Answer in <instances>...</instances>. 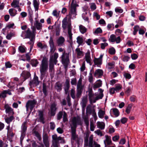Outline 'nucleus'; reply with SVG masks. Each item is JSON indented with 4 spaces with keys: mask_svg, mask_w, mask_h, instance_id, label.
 <instances>
[{
    "mask_svg": "<svg viewBox=\"0 0 147 147\" xmlns=\"http://www.w3.org/2000/svg\"><path fill=\"white\" fill-rule=\"evenodd\" d=\"M48 69V64L47 59L46 57H43L40 67V78L41 80H42L45 77L46 72L47 71Z\"/></svg>",
    "mask_w": 147,
    "mask_h": 147,
    "instance_id": "1",
    "label": "nucleus"
},
{
    "mask_svg": "<svg viewBox=\"0 0 147 147\" xmlns=\"http://www.w3.org/2000/svg\"><path fill=\"white\" fill-rule=\"evenodd\" d=\"M72 121L73 127H71V135L76 134V128L77 124L78 125L81 124V120L80 119L77 118L76 117H73Z\"/></svg>",
    "mask_w": 147,
    "mask_h": 147,
    "instance_id": "2",
    "label": "nucleus"
},
{
    "mask_svg": "<svg viewBox=\"0 0 147 147\" xmlns=\"http://www.w3.org/2000/svg\"><path fill=\"white\" fill-rule=\"evenodd\" d=\"M61 62L64 65L65 69H66L67 68L68 63L69 62V56L64 52L61 55Z\"/></svg>",
    "mask_w": 147,
    "mask_h": 147,
    "instance_id": "3",
    "label": "nucleus"
},
{
    "mask_svg": "<svg viewBox=\"0 0 147 147\" xmlns=\"http://www.w3.org/2000/svg\"><path fill=\"white\" fill-rule=\"evenodd\" d=\"M37 101L34 99L32 100H28L27 102L26 105V111H28L29 108L30 110V113L32 111Z\"/></svg>",
    "mask_w": 147,
    "mask_h": 147,
    "instance_id": "4",
    "label": "nucleus"
},
{
    "mask_svg": "<svg viewBox=\"0 0 147 147\" xmlns=\"http://www.w3.org/2000/svg\"><path fill=\"white\" fill-rule=\"evenodd\" d=\"M26 125V123L24 122L23 123L21 126L22 130L21 131V136L20 137V142L21 143L22 142L26 136L27 129V127Z\"/></svg>",
    "mask_w": 147,
    "mask_h": 147,
    "instance_id": "5",
    "label": "nucleus"
},
{
    "mask_svg": "<svg viewBox=\"0 0 147 147\" xmlns=\"http://www.w3.org/2000/svg\"><path fill=\"white\" fill-rule=\"evenodd\" d=\"M40 82L38 77L35 75L34 76L33 80L30 81L29 85L30 86H37L39 84Z\"/></svg>",
    "mask_w": 147,
    "mask_h": 147,
    "instance_id": "6",
    "label": "nucleus"
},
{
    "mask_svg": "<svg viewBox=\"0 0 147 147\" xmlns=\"http://www.w3.org/2000/svg\"><path fill=\"white\" fill-rule=\"evenodd\" d=\"M49 43L50 47V52L52 53H53L55 52L56 50V48L54 45L53 38L51 36L50 38Z\"/></svg>",
    "mask_w": 147,
    "mask_h": 147,
    "instance_id": "7",
    "label": "nucleus"
},
{
    "mask_svg": "<svg viewBox=\"0 0 147 147\" xmlns=\"http://www.w3.org/2000/svg\"><path fill=\"white\" fill-rule=\"evenodd\" d=\"M89 134H87L84 138V145L85 146H87L89 145L90 147H93V141H89L88 143Z\"/></svg>",
    "mask_w": 147,
    "mask_h": 147,
    "instance_id": "8",
    "label": "nucleus"
},
{
    "mask_svg": "<svg viewBox=\"0 0 147 147\" xmlns=\"http://www.w3.org/2000/svg\"><path fill=\"white\" fill-rule=\"evenodd\" d=\"M56 105L54 103L52 104L50 107L51 115V116H54L56 114L57 108Z\"/></svg>",
    "mask_w": 147,
    "mask_h": 147,
    "instance_id": "9",
    "label": "nucleus"
},
{
    "mask_svg": "<svg viewBox=\"0 0 147 147\" xmlns=\"http://www.w3.org/2000/svg\"><path fill=\"white\" fill-rule=\"evenodd\" d=\"M65 85L64 88V90L65 94H67L70 87V81L68 79H66L65 82Z\"/></svg>",
    "mask_w": 147,
    "mask_h": 147,
    "instance_id": "10",
    "label": "nucleus"
},
{
    "mask_svg": "<svg viewBox=\"0 0 147 147\" xmlns=\"http://www.w3.org/2000/svg\"><path fill=\"white\" fill-rule=\"evenodd\" d=\"M34 35L32 33L29 28H28L26 31V34L25 35V37L24 38H30L31 36Z\"/></svg>",
    "mask_w": 147,
    "mask_h": 147,
    "instance_id": "11",
    "label": "nucleus"
},
{
    "mask_svg": "<svg viewBox=\"0 0 147 147\" xmlns=\"http://www.w3.org/2000/svg\"><path fill=\"white\" fill-rule=\"evenodd\" d=\"M62 84L59 82H57L55 85V88L57 92H60L62 89Z\"/></svg>",
    "mask_w": 147,
    "mask_h": 147,
    "instance_id": "12",
    "label": "nucleus"
},
{
    "mask_svg": "<svg viewBox=\"0 0 147 147\" xmlns=\"http://www.w3.org/2000/svg\"><path fill=\"white\" fill-rule=\"evenodd\" d=\"M54 65L53 63V57L50 58L49 60V70L50 72H52L54 70Z\"/></svg>",
    "mask_w": 147,
    "mask_h": 147,
    "instance_id": "13",
    "label": "nucleus"
},
{
    "mask_svg": "<svg viewBox=\"0 0 147 147\" xmlns=\"http://www.w3.org/2000/svg\"><path fill=\"white\" fill-rule=\"evenodd\" d=\"M39 116L40 122H42L43 124L45 123V119L44 117L43 112V111H39Z\"/></svg>",
    "mask_w": 147,
    "mask_h": 147,
    "instance_id": "14",
    "label": "nucleus"
},
{
    "mask_svg": "<svg viewBox=\"0 0 147 147\" xmlns=\"http://www.w3.org/2000/svg\"><path fill=\"white\" fill-rule=\"evenodd\" d=\"M22 77L24 79L23 82L25 81L28 78L31 76L30 73L28 71L22 73Z\"/></svg>",
    "mask_w": 147,
    "mask_h": 147,
    "instance_id": "15",
    "label": "nucleus"
},
{
    "mask_svg": "<svg viewBox=\"0 0 147 147\" xmlns=\"http://www.w3.org/2000/svg\"><path fill=\"white\" fill-rule=\"evenodd\" d=\"M105 137L106 139L104 141V143L105 144V147L107 146V144L105 142V141L107 142V145H110L111 143V136H109L108 135H105Z\"/></svg>",
    "mask_w": 147,
    "mask_h": 147,
    "instance_id": "16",
    "label": "nucleus"
},
{
    "mask_svg": "<svg viewBox=\"0 0 147 147\" xmlns=\"http://www.w3.org/2000/svg\"><path fill=\"white\" fill-rule=\"evenodd\" d=\"M4 107L5 109V112L6 113L10 114L12 113H13V109L9 107L7 105H5Z\"/></svg>",
    "mask_w": 147,
    "mask_h": 147,
    "instance_id": "17",
    "label": "nucleus"
},
{
    "mask_svg": "<svg viewBox=\"0 0 147 147\" xmlns=\"http://www.w3.org/2000/svg\"><path fill=\"white\" fill-rule=\"evenodd\" d=\"M64 38L62 36H60L57 40V44L58 46L62 45L65 42Z\"/></svg>",
    "mask_w": 147,
    "mask_h": 147,
    "instance_id": "18",
    "label": "nucleus"
},
{
    "mask_svg": "<svg viewBox=\"0 0 147 147\" xmlns=\"http://www.w3.org/2000/svg\"><path fill=\"white\" fill-rule=\"evenodd\" d=\"M62 27L64 30L66 29L68 24L67 18H64L62 21Z\"/></svg>",
    "mask_w": 147,
    "mask_h": 147,
    "instance_id": "19",
    "label": "nucleus"
},
{
    "mask_svg": "<svg viewBox=\"0 0 147 147\" xmlns=\"http://www.w3.org/2000/svg\"><path fill=\"white\" fill-rule=\"evenodd\" d=\"M94 62L95 65H96L97 66L99 67V65H100L102 63V61L100 60L97 58L94 57Z\"/></svg>",
    "mask_w": 147,
    "mask_h": 147,
    "instance_id": "20",
    "label": "nucleus"
},
{
    "mask_svg": "<svg viewBox=\"0 0 147 147\" xmlns=\"http://www.w3.org/2000/svg\"><path fill=\"white\" fill-rule=\"evenodd\" d=\"M102 82V81L100 80H98V82L94 85L93 86V89H95L101 86Z\"/></svg>",
    "mask_w": 147,
    "mask_h": 147,
    "instance_id": "21",
    "label": "nucleus"
},
{
    "mask_svg": "<svg viewBox=\"0 0 147 147\" xmlns=\"http://www.w3.org/2000/svg\"><path fill=\"white\" fill-rule=\"evenodd\" d=\"M86 61L87 63H91V57L90 56V53L88 51L85 56Z\"/></svg>",
    "mask_w": 147,
    "mask_h": 147,
    "instance_id": "22",
    "label": "nucleus"
},
{
    "mask_svg": "<svg viewBox=\"0 0 147 147\" xmlns=\"http://www.w3.org/2000/svg\"><path fill=\"white\" fill-rule=\"evenodd\" d=\"M103 72L102 69H97L96 70L94 74V76L96 77L97 75H98L99 76L103 75Z\"/></svg>",
    "mask_w": 147,
    "mask_h": 147,
    "instance_id": "23",
    "label": "nucleus"
},
{
    "mask_svg": "<svg viewBox=\"0 0 147 147\" xmlns=\"http://www.w3.org/2000/svg\"><path fill=\"white\" fill-rule=\"evenodd\" d=\"M19 1L16 0H13L11 3V5L12 7L15 8L17 7H19Z\"/></svg>",
    "mask_w": 147,
    "mask_h": 147,
    "instance_id": "24",
    "label": "nucleus"
},
{
    "mask_svg": "<svg viewBox=\"0 0 147 147\" xmlns=\"http://www.w3.org/2000/svg\"><path fill=\"white\" fill-rule=\"evenodd\" d=\"M79 29L80 32L82 34L85 33L87 30L86 28L82 25L79 26Z\"/></svg>",
    "mask_w": 147,
    "mask_h": 147,
    "instance_id": "25",
    "label": "nucleus"
},
{
    "mask_svg": "<svg viewBox=\"0 0 147 147\" xmlns=\"http://www.w3.org/2000/svg\"><path fill=\"white\" fill-rule=\"evenodd\" d=\"M33 4L35 11H38V9L39 4L38 3L37 0H33Z\"/></svg>",
    "mask_w": 147,
    "mask_h": 147,
    "instance_id": "26",
    "label": "nucleus"
},
{
    "mask_svg": "<svg viewBox=\"0 0 147 147\" xmlns=\"http://www.w3.org/2000/svg\"><path fill=\"white\" fill-rule=\"evenodd\" d=\"M39 62L36 59H33L31 61V64L33 67H36L37 65Z\"/></svg>",
    "mask_w": 147,
    "mask_h": 147,
    "instance_id": "27",
    "label": "nucleus"
},
{
    "mask_svg": "<svg viewBox=\"0 0 147 147\" xmlns=\"http://www.w3.org/2000/svg\"><path fill=\"white\" fill-rule=\"evenodd\" d=\"M42 91L44 94V97H46L48 95V93L47 90L46 86L44 84H43Z\"/></svg>",
    "mask_w": 147,
    "mask_h": 147,
    "instance_id": "28",
    "label": "nucleus"
},
{
    "mask_svg": "<svg viewBox=\"0 0 147 147\" xmlns=\"http://www.w3.org/2000/svg\"><path fill=\"white\" fill-rule=\"evenodd\" d=\"M76 51L77 53V55L78 57L83 56L84 55V52L80 50V49L77 48L76 49Z\"/></svg>",
    "mask_w": 147,
    "mask_h": 147,
    "instance_id": "29",
    "label": "nucleus"
},
{
    "mask_svg": "<svg viewBox=\"0 0 147 147\" xmlns=\"http://www.w3.org/2000/svg\"><path fill=\"white\" fill-rule=\"evenodd\" d=\"M102 123L103 124H102L100 122L98 121L96 123L97 127L102 130L104 129L105 127V123Z\"/></svg>",
    "mask_w": 147,
    "mask_h": 147,
    "instance_id": "30",
    "label": "nucleus"
},
{
    "mask_svg": "<svg viewBox=\"0 0 147 147\" xmlns=\"http://www.w3.org/2000/svg\"><path fill=\"white\" fill-rule=\"evenodd\" d=\"M105 114V112L102 110H100L98 113L99 117L101 119L103 118Z\"/></svg>",
    "mask_w": 147,
    "mask_h": 147,
    "instance_id": "31",
    "label": "nucleus"
},
{
    "mask_svg": "<svg viewBox=\"0 0 147 147\" xmlns=\"http://www.w3.org/2000/svg\"><path fill=\"white\" fill-rule=\"evenodd\" d=\"M114 115L116 117L118 116L119 115V112L118 110L116 108L112 109Z\"/></svg>",
    "mask_w": 147,
    "mask_h": 147,
    "instance_id": "32",
    "label": "nucleus"
},
{
    "mask_svg": "<svg viewBox=\"0 0 147 147\" xmlns=\"http://www.w3.org/2000/svg\"><path fill=\"white\" fill-rule=\"evenodd\" d=\"M140 27L138 25L135 26L134 28V30L133 32V34L134 35H136L137 33V32L139 30Z\"/></svg>",
    "mask_w": 147,
    "mask_h": 147,
    "instance_id": "33",
    "label": "nucleus"
},
{
    "mask_svg": "<svg viewBox=\"0 0 147 147\" xmlns=\"http://www.w3.org/2000/svg\"><path fill=\"white\" fill-rule=\"evenodd\" d=\"M77 42L79 45H82L83 42V39L82 38L79 36L77 37Z\"/></svg>",
    "mask_w": 147,
    "mask_h": 147,
    "instance_id": "34",
    "label": "nucleus"
},
{
    "mask_svg": "<svg viewBox=\"0 0 147 147\" xmlns=\"http://www.w3.org/2000/svg\"><path fill=\"white\" fill-rule=\"evenodd\" d=\"M109 52L111 55H114L115 53V50L113 47H112L109 49Z\"/></svg>",
    "mask_w": 147,
    "mask_h": 147,
    "instance_id": "35",
    "label": "nucleus"
},
{
    "mask_svg": "<svg viewBox=\"0 0 147 147\" xmlns=\"http://www.w3.org/2000/svg\"><path fill=\"white\" fill-rule=\"evenodd\" d=\"M74 1L73 0L72 1V3L71 4V13H73V9H76V7L77 5H78L76 3H73ZM75 10V9H74Z\"/></svg>",
    "mask_w": 147,
    "mask_h": 147,
    "instance_id": "36",
    "label": "nucleus"
},
{
    "mask_svg": "<svg viewBox=\"0 0 147 147\" xmlns=\"http://www.w3.org/2000/svg\"><path fill=\"white\" fill-rule=\"evenodd\" d=\"M131 92V88L130 87H127L126 88V90L125 91V94L128 96L130 94Z\"/></svg>",
    "mask_w": 147,
    "mask_h": 147,
    "instance_id": "37",
    "label": "nucleus"
},
{
    "mask_svg": "<svg viewBox=\"0 0 147 147\" xmlns=\"http://www.w3.org/2000/svg\"><path fill=\"white\" fill-rule=\"evenodd\" d=\"M116 38L115 36L113 34H111L110 36V38L109 40L111 42H114L115 41V39Z\"/></svg>",
    "mask_w": 147,
    "mask_h": 147,
    "instance_id": "38",
    "label": "nucleus"
},
{
    "mask_svg": "<svg viewBox=\"0 0 147 147\" xmlns=\"http://www.w3.org/2000/svg\"><path fill=\"white\" fill-rule=\"evenodd\" d=\"M14 9L13 8H11L9 9V13L10 14V15L12 17L14 16L16 14H17V13H15L13 12V11Z\"/></svg>",
    "mask_w": 147,
    "mask_h": 147,
    "instance_id": "39",
    "label": "nucleus"
},
{
    "mask_svg": "<svg viewBox=\"0 0 147 147\" xmlns=\"http://www.w3.org/2000/svg\"><path fill=\"white\" fill-rule=\"evenodd\" d=\"M66 99L68 105L69 107L71 105V98L69 94H68Z\"/></svg>",
    "mask_w": 147,
    "mask_h": 147,
    "instance_id": "40",
    "label": "nucleus"
},
{
    "mask_svg": "<svg viewBox=\"0 0 147 147\" xmlns=\"http://www.w3.org/2000/svg\"><path fill=\"white\" fill-rule=\"evenodd\" d=\"M43 141L49 140V138L48 134L46 133H43L42 135Z\"/></svg>",
    "mask_w": 147,
    "mask_h": 147,
    "instance_id": "41",
    "label": "nucleus"
},
{
    "mask_svg": "<svg viewBox=\"0 0 147 147\" xmlns=\"http://www.w3.org/2000/svg\"><path fill=\"white\" fill-rule=\"evenodd\" d=\"M92 113V115L94 118V120L96 121L97 119V117L95 112V110L94 109H93Z\"/></svg>",
    "mask_w": 147,
    "mask_h": 147,
    "instance_id": "42",
    "label": "nucleus"
},
{
    "mask_svg": "<svg viewBox=\"0 0 147 147\" xmlns=\"http://www.w3.org/2000/svg\"><path fill=\"white\" fill-rule=\"evenodd\" d=\"M102 32V30L100 27L96 29L94 32V33L95 34H99L101 33Z\"/></svg>",
    "mask_w": 147,
    "mask_h": 147,
    "instance_id": "43",
    "label": "nucleus"
},
{
    "mask_svg": "<svg viewBox=\"0 0 147 147\" xmlns=\"http://www.w3.org/2000/svg\"><path fill=\"white\" fill-rule=\"evenodd\" d=\"M88 95L90 103V104H92V98L94 96V94L93 93H88Z\"/></svg>",
    "mask_w": 147,
    "mask_h": 147,
    "instance_id": "44",
    "label": "nucleus"
},
{
    "mask_svg": "<svg viewBox=\"0 0 147 147\" xmlns=\"http://www.w3.org/2000/svg\"><path fill=\"white\" fill-rule=\"evenodd\" d=\"M132 105L131 104H129L128 106L126 108L125 110V112L127 114H129L130 111V110L131 108Z\"/></svg>",
    "mask_w": 147,
    "mask_h": 147,
    "instance_id": "45",
    "label": "nucleus"
},
{
    "mask_svg": "<svg viewBox=\"0 0 147 147\" xmlns=\"http://www.w3.org/2000/svg\"><path fill=\"white\" fill-rule=\"evenodd\" d=\"M36 28L37 30H41L42 29V24L40 23H38L37 24H35Z\"/></svg>",
    "mask_w": 147,
    "mask_h": 147,
    "instance_id": "46",
    "label": "nucleus"
},
{
    "mask_svg": "<svg viewBox=\"0 0 147 147\" xmlns=\"http://www.w3.org/2000/svg\"><path fill=\"white\" fill-rule=\"evenodd\" d=\"M18 49L19 51L22 53H24L26 51V48H24L22 46H20Z\"/></svg>",
    "mask_w": 147,
    "mask_h": 147,
    "instance_id": "47",
    "label": "nucleus"
},
{
    "mask_svg": "<svg viewBox=\"0 0 147 147\" xmlns=\"http://www.w3.org/2000/svg\"><path fill=\"white\" fill-rule=\"evenodd\" d=\"M123 76L126 79H130L131 77V76L129 74L126 72L124 73Z\"/></svg>",
    "mask_w": 147,
    "mask_h": 147,
    "instance_id": "48",
    "label": "nucleus"
},
{
    "mask_svg": "<svg viewBox=\"0 0 147 147\" xmlns=\"http://www.w3.org/2000/svg\"><path fill=\"white\" fill-rule=\"evenodd\" d=\"M67 115L66 113L64 112L63 115V121L64 123L67 121H68V119L67 118Z\"/></svg>",
    "mask_w": 147,
    "mask_h": 147,
    "instance_id": "49",
    "label": "nucleus"
},
{
    "mask_svg": "<svg viewBox=\"0 0 147 147\" xmlns=\"http://www.w3.org/2000/svg\"><path fill=\"white\" fill-rule=\"evenodd\" d=\"M63 115V113L61 111H60L58 113L57 115V119L58 120H60L62 118Z\"/></svg>",
    "mask_w": 147,
    "mask_h": 147,
    "instance_id": "50",
    "label": "nucleus"
},
{
    "mask_svg": "<svg viewBox=\"0 0 147 147\" xmlns=\"http://www.w3.org/2000/svg\"><path fill=\"white\" fill-rule=\"evenodd\" d=\"M130 59V57L127 56H124L122 58V60L123 61L127 62Z\"/></svg>",
    "mask_w": 147,
    "mask_h": 147,
    "instance_id": "51",
    "label": "nucleus"
},
{
    "mask_svg": "<svg viewBox=\"0 0 147 147\" xmlns=\"http://www.w3.org/2000/svg\"><path fill=\"white\" fill-rule=\"evenodd\" d=\"M60 28L59 26L57 27L56 30V34L57 36H59L60 35Z\"/></svg>",
    "mask_w": 147,
    "mask_h": 147,
    "instance_id": "52",
    "label": "nucleus"
},
{
    "mask_svg": "<svg viewBox=\"0 0 147 147\" xmlns=\"http://www.w3.org/2000/svg\"><path fill=\"white\" fill-rule=\"evenodd\" d=\"M75 91L74 89H71V97L73 99H75Z\"/></svg>",
    "mask_w": 147,
    "mask_h": 147,
    "instance_id": "53",
    "label": "nucleus"
},
{
    "mask_svg": "<svg viewBox=\"0 0 147 147\" xmlns=\"http://www.w3.org/2000/svg\"><path fill=\"white\" fill-rule=\"evenodd\" d=\"M14 35V34L13 33L10 32L9 34H7L6 36V38L8 40H10Z\"/></svg>",
    "mask_w": 147,
    "mask_h": 147,
    "instance_id": "54",
    "label": "nucleus"
},
{
    "mask_svg": "<svg viewBox=\"0 0 147 147\" xmlns=\"http://www.w3.org/2000/svg\"><path fill=\"white\" fill-rule=\"evenodd\" d=\"M92 112V110L91 109L90 107H89V106H88L86 107V113H88L90 114H91Z\"/></svg>",
    "mask_w": 147,
    "mask_h": 147,
    "instance_id": "55",
    "label": "nucleus"
},
{
    "mask_svg": "<svg viewBox=\"0 0 147 147\" xmlns=\"http://www.w3.org/2000/svg\"><path fill=\"white\" fill-rule=\"evenodd\" d=\"M131 57L132 59L135 60L138 57V56L135 53H133L131 55Z\"/></svg>",
    "mask_w": 147,
    "mask_h": 147,
    "instance_id": "56",
    "label": "nucleus"
},
{
    "mask_svg": "<svg viewBox=\"0 0 147 147\" xmlns=\"http://www.w3.org/2000/svg\"><path fill=\"white\" fill-rule=\"evenodd\" d=\"M68 34L69 35V40L70 42H72V34L71 33V31H68Z\"/></svg>",
    "mask_w": 147,
    "mask_h": 147,
    "instance_id": "57",
    "label": "nucleus"
},
{
    "mask_svg": "<svg viewBox=\"0 0 147 147\" xmlns=\"http://www.w3.org/2000/svg\"><path fill=\"white\" fill-rule=\"evenodd\" d=\"M13 118L14 117L13 116H11L9 118L6 119V122L7 123H9L10 122L12 121Z\"/></svg>",
    "mask_w": 147,
    "mask_h": 147,
    "instance_id": "58",
    "label": "nucleus"
},
{
    "mask_svg": "<svg viewBox=\"0 0 147 147\" xmlns=\"http://www.w3.org/2000/svg\"><path fill=\"white\" fill-rule=\"evenodd\" d=\"M6 91L4 90L0 94V98H5L6 96Z\"/></svg>",
    "mask_w": 147,
    "mask_h": 147,
    "instance_id": "59",
    "label": "nucleus"
},
{
    "mask_svg": "<svg viewBox=\"0 0 147 147\" xmlns=\"http://www.w3.org/2000/svg\"><path fill=\"white\" fill-rule=\"evenodd\" d=\"M5 66L6 68H10L12 67V65L10 63V62L8 61L5 63Z\"/></svg>",
    "mask_w": 147,
    "mask_h": 147,
    "instance_id": "60",
    "label": "nucleus"
},
{
    "mask_svg": "<svg viewBox=\"0 0 147 147\" xmlns=\"http://www.w3.org/2000/svg\"><path fill=\"white\" fill-rule=\"evenodd\" d=\"M54 141L53 142V146H59V141L57 139V140H53Z\"/></svg>",
    "mask_w": 147,
    "mask_h": 147,
    "instance_id": "61",
    "label": "nucleus"
},
{
    "mask_svg": "<svg viewBox=\"0 0 147 147\" xmlns=\"http://www.w3.org/2000/svg\"><path fill=\"white\" fill-rule=\"evenodd\" d=\"M43 143L45 145V147H49V141L46 140L43 141Z\"/></svg>",
    "mask_w": 147,
    "mask_h": 147,
    "instance_id": "62",
    "label": "nucleus"
},
{
    "mask_svg": "<svg viewBox=\"0 0 147 147\" xmlns=\"http://www.w3.org/2000/svg\"><path fill=\"white\" fill-rule=\"evenodd\" d=\"M94 127L93 122L91 121L90 122V129L91 131H93L94 130Z\"/></svg>",
    "mask_w": 147,
    "mask_h": 147,
    "instance_id": "63",
    "label": "nucleus"
},
{
    "mask_svg": "<svg viewBox=\"0 0 147 147\" xmlns=\"http://www.w3.org/2000/svg\"><path fill=\"white\" fill-rule=\"evenodd\" d=\"M72 85H76V78H73L71 79V82Z\"/></svg>",
    "mask_w": 147,
    "mask_h": 147,
    "instance_id": "64",
    "label": "nucleus"
}]
</instances>
